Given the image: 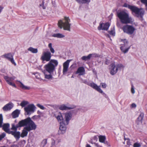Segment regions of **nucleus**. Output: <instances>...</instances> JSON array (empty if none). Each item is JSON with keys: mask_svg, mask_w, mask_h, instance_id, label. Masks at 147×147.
Segmentation results:
<instances>
[{"mask_svg": "<svg viewBox=\"0 0 147 147\" xmlns=\"http://www.w3.org/2000/svg\"><path fill=\"white\" fill-rule=\"evenodd\" d=\"M127 145L129 146H130L131 144L130 140L129 138H127Z\"/></svg>", "mask_w": 147, "mask_h": 147, "instance_id": "50", "label": "nucleus"}, {"mask_svg": "<svg viewBox=\"0 0 147 147\" xmlns=\"http://www.w3.org/2000/svg\"><path fill=\"white\" fill-rule=\"evenodd\" d=\"M117 16L122 24H126L132 22L131 17L129 16L128 13L124 11H118L117 12Z\"/></svg>", "mask_w": 147, "mask_h": 147, "instance_id": "1", "label": "nucleus"}, {"mask_svg": "<svg viewBox=\"0 0 147 147\" xmlns=\"http://www.w3.org/2000/svg\"><path fill=\"white\" fill-rule=\"evenodd\" d=\"M122 29L125 33L129 35L133 34L136 30L135 28L132 26L128 25L124 26Z\"/></svg>", "mask_w": 147, "mask_h": 147, "instance_id": "7", "label": "nucleus"}, {"mask_svg": "<svg viewBox=\"0 0 147 147\" xmlns=\"http://www.w3.org/2000/svg\"><path fill=\"white\" fill-rule=\"evenodd\" d=\"M36 107L33 104H30L28 105L26 107L24 108V110L27 113V115L31 114V113L34 112Z\"/></svg>", "mask_w": 147, "mask_h": 147, "instance_id": "12", "label": "nucleus"}, {"mask_svg": "<svg viewBox=\"0 0 147 147\" xmlns=\"http://www.w3.org/2000/svg\"><path fill=\"white\" fill-rule=\"evenodd\" d=\"M64 20V22H63L61 20H60L58 21L59 26L61 28L63 27L65 30L70 31L71 24L69 23L70 21V19L69 17H65Z\"/></svg>", "mask_w": 147, "mask_h": 147, "instance_id": "4", "label": "nucleus"}, {"mask_svg": "<svg viewBox=\"0 0 147 147\" xmlns=\"http://www.w3.org/2000/svg\"><path fill=\"white\" fill-rule=\"evenodd\" d=\"M103 143H104L105 144H107V145H108V143L107 141L105 142V141L104 142H103Z\"/></svg>", "mask_w": 147, "mask_h": 147, "instance_id": "58", "label": "nucleus"}, {"mask_svg": "<svg viewBox=\"0 0 147 147\" xmlns=\"http://www.w3.org/2000/svg\"><path fill=\"white\" fill-rule=\"evenodd\" d=\"M108 32L112 36H115V32L114 28V27L113 29L112 30H111L110 31H109Z\"/></svg>", "mask_w": 147, "mask_h": 147, "instance_id": "39", "label": "nucleus"}, {"mask_svg": "<svg viewBox=\"0 0 147 147\" xmlns=\"http://www.w3.org/2000/svg\"><path fill=\"white\" fill-rule=\"evenodd\" d=\"M110 74L113 75L115 74L119 69L124 67V66L121 64H118L115 65L114 63H112L110 65Z\"/></svg>", "mask_w": 147, "mask_h": 147, "instance_id": "6", "label": "nucleus"}, {"mask_svg": "<svg viewBox=\"0 0 147 147\" xmlns=\"http://www.w3.org/2000/svg\"><path fill=\"white\" fill-rule=\"evenodd\" d=\"M106 36L107 37L109 38L110 39H111L110 36L109 34H106Z\"/></svg>", "mask_w": 147, "mask_h": 147, "instance_id": "55", "label": "nucleus"}, {"mask_svg": "<svg viewBox=\"0 0 147 147\" xmlns=\"http://www.w3.org/2000/svg\"><path fill=\"white\" fill-rule=\"evenodd\" d=\"M109 60L108 59H106L105 62V63L106 65H108L109 64Z\"/></svg>", "mask_w": 147, "mask_h": 147, "instance_id": "52", "label": "nucleus"}, {"mask_svg": "<svg viewBox=\"0 0 147 147\" xmlns=\"http://www.w3.org/2000/svg\"><path fill=\"white\" fill-rule=\"evenodd\" d=\"M122 41H123L124 44L121 45L120 49L123 53H125L128 51L130 48V46H128V42L126 39L122 40Z\"/></svg>", "mask_w": 147, "mask_h": 147, "instance_id": "10", "label": "nucleus"}, {"mask_svg": "<svg viewBox=\"0 0 147 147\" xmlns=\"http://www.w3.org/2000/svg\"><path fill=\"white\" fill-rule=\"evenodd\" d=\"M48 47L49 48L51 53H55V51L54 49L52 47V43H50L49 44Z\"/></svg>", "mask_w": 147, "mask_h": 147, "instance_id": "40", "label": "nucleus"}, {"mask_svg": "<svg viewBox=\"0 0 147 147\" xmlns=\"http://www.w3.org/2000/svg\"><path fill=\"white\" fill-rule=\"evenodd\" d=\"M90 54L91 55V57H100V55L96 54V53H93L92 54Z\"/></svg>", "mask_w": 147, "mask_h": 147, "instance_id": "43", "label": "nucleus"}, {"mask_svg": "<svg viewBox=\"0 0 147 147\" xmlns=\"http://www.w3.org/2000/svg\"><path fill=\"white\" fill-rule=\"evenodd\" d=\"M72 117V115L71 113H69L65 114V117L66 121V125H68L69 120Z\"/></svg>", "mask_w": 147, "mask_h": 147, "instance_id": "23", "label": "nucleus"}, {"mask_svg": "<svg viewBox=\"0 0 147 147\" xmlns=\"http://www.w3.org/2000/svg\"><path fill=\"white\" fill-rule=\"evenodd\" d=\"M38 116H33L32 117V119H36L37 118Z\"/></svg>", "mask_w": 147, "mask_h": 147, "instance_id": "54", "label": "nucleus"}, {"mask_svg": "<svg viewBox=\"0 0 147 147\" xmlns=\"http://www.w3.org/2000/svg\"><path fill=\"white\" fill-rule=\"evenodd\" d=\"M141 144L139 143L136 142L134 144L133 147H140Z\"/></svg>", "mask_w": 147, "mask_h": 147, "instance_id": "45", "label": "nucleus"}, {"mask_svg": "<svg viewBox=\"0 0 147 147\" xmlns=\"http://www.w3.org/2000/svg\"><path fill=\"white\" fill-rule=\"evenodd\" d=\"M117 25L118 27H119L120 26V23L118 22H117Z\"/></svg>", "mask_w": 147, "mask_h": 147, "instance_id": "57", "label": "nucleus"}, {"mask_svg": "<svg viewBox=\"0 0 147 147\" xmlns=\"http://www.w3.org/2000/svg\"><path fill=\"white\" fill-rule=\"evenodd\" d=\"M36 106L41 109L44 110L45 109V107L43 105H42L39 104H37L36 105Z\"/></svg>", "mask_w": 147, "mask_h": 147, "instance_id": "44", "label": "nucleus"}, {"mask_svg": "<svg viewBox=\"0 0 147 147\" xmlns=\"http://www.w3.org/2000/svg\"><path fill=\"white\" fill-rule=\"evenodd\" d=\"M45 78V79L48 80H51L53 78V74L49 73L48 74L46 72H44Z\"/></svg>", "mask_w": 147, "mask_h": 147, "instance_id": "26", "label": "nucleus"}, {"mask_svg": "<svg viewBox=\"0 0 147 147\" xmlns=\"http://www.w3.org/2000/svg\"><path fill=\"white\" fill-rule=\"evenodd\" d=\"M16 81L18 82L20 84L19 86L20 88L23 90H29L30 89V88L29 86H25L21 81H20L17 80Z\"/></svg>", "mask_w": 147, "mask_h": 147, "instance_id": "27", "label": "nucleus"}, {"mask_svg": "<svg viewBox=\"0 0 147 147\" xmlns=\"http://www.w3.org/2000/svg\"><path fill=\"white\" fill-rule=\"evenodd\" d=\"M144 116V113H141L139 117L138 118V119L139 121H141L143 119Z\"/></svg>", "mask_w": 147, "mask_h": 147, "instance_id": "36", "label": "nucleus"}, {"mask_svg": "<svg viewBox=\"0 0 147 147\" xmlns=\"http://www.w3.org/2000/svg\"><path fill=\"white\" fill-rule=\"evenodd\" d=\"M102 87L103 88H105L107 87V85L105 83H102L101 84Z\"/></svg>", "mask_w": 147, "mask_h": 147, "instance_id": "49", "label": "nucleus"}, {"mask_svg": "<svg viewBox=\"0 0 147 147\" xmlns=\"http://www.w3.org/2000/svg\"><path fill=\"white\" fill-rule=\"evenodd\" d=\"M3 76L4 78L8 84L16 88V87L15 83L13 82V80L16 79L15 77L13 76L9 77L8 76H5L4 75Z\"/></svg>", "mask_w": 147, "mask_h": 147, "instance_id": "11", "label": "nucleus"}, {"mask_svg": "<svg viewBox=\"0 0 147 147\" xmlns=\"http://www.w3.org/2000/svg\"><path fill=\"white\" fill-rule=\"evenodd\" d=\"M2 58H4L8 59L10 61L11 63L15 66L16 65V63L15 62L13 59V55L11 53H8L3 55L1 56Z\"/></svg>", "mask_w": 147, "mask_h": 147, "instance_id": "13", "label": "nucleus"}, {"mask_svg": "<svg viewBox=\"0 0 147 147\" xmlns=\"http://www.w3.org/2000/svg\"><path fill=\"white\" fill-rule=\"evenodd\" d=\"M0 82L1 83H2V81L1 79H0Z\"/></svg>", "mask_w": 147, "mask_h": 147, "instance_id": "64", "label": "nucleus"}, {"mask_svg": "<svg viewBox=\"0 0 147 147\" xmlns=\"http://www.w3.org/2000/svg\"><path fill=\"white\" fill-rule=\"evenodd\" d=\"M9 134H11L17 140L19 139L20 136V133L19 131H11Z\"/></svg>", "mask_w": 147, "mask_h": 147, "instance_id": "18", "label": "nucleus"}, {"mask_svg": "<svg viewBox=\"0 0 147 147\" xmlns=\"http://www.w3.org/2000/svg\"><path fill=\"white\" fill-rule=\"evenodd\" d=\"M98 139L97 138L96 136H94L93 138V140L95 141H97Z\"/></svg>", "mask_w": 147, "mask_h": 147, "instance_id": "53", "label": "nucleus"}, {"mask_svg": "<svg viewBox=\"0 0 147 147\" xmlns=\"http://www.w3.org/2000/svg\"><path fill=\"white\" fill-rule=\"evenodd\" d=\"M58 63L57 60L51 59L47 64L45 66V70L49 73L53 74L55 68L57 66Z\"/></svg>", "mask_w": 147, "mask_h": 147, "instance_id": "3", "label": "nucleus"}, {"mask_svg": "<svg viewBox=\"0 0 147 147\" xmlns=\"http://www.w3.org/2000/svg\"><path fill=\"white\" fill-rule=\"evenodd\" d=\"M131 106L132 108H136V105L135 103H133L131 104Z\"/></svg>", "mask_w": 147, "mask_h": 147, "instance_id": "51", "label": "nucleus"}, {"mask_svg": "<svg viewBox=\"0 0 147 147\" xmlns=\"http://www.w3.org/2000/svg\"><path fill=\"white\" fill-rule=\"evenodd\" d=\"M132 13L135 16L137 17L142 18L144 13V10L142 8H139L138 7L134 6L131 11Z\"/></svg>", "mask_w": 147, "mask_h": 147, "instance_id": "5", "label": "nucleus"}, {"mask_svg": "<svg viewBox=\"0 0 147 147\" xmlns=\"http://www.w3.org/2000/svg\"><path fill=\"white\" fill-rule=\"evenodd\" d=\"M21 123H22L21 126H25V129L30 131L35 130L36 128V125L31 118L29 117L26 119L22 120Z\"/></svg>", "mask_w": 147, "mask_h": 147, "instance_id": "2", "label": "nucleus"}, {"mask_svg": "<svg viewBox=\"0 0 147 147\" xmlns=\"http://www.w3.org/2000/svg\"><path fill=\"white\" fill-rule=\"evenodd\" d=\"M124 140H127V138H124Z\"/></svg>", "mask_w": 147, "mask_h": 147, "instance_id": "63", "label": "nucleus"}, {"mask_svg": "<svg viewBox=\"0 0 147 147\" xmlns=\"http://www.w3.org/2000/svg\"><path fill=\"white\" fill-rule=\"evenodd\" d=\"M53 36L57 38H62L65 37V36L61 34L57 33L54 34Z\"/></svg>", "mask_w": 147, "mask_h": 147, "instance_id": "31", "label": "nucleus"}, {"mask_svg": "<svg viewBox=\"0 0 147 147\" xmlns=\"http://www.w3.org/2000/svg\"><path fill=\"white\" fill-rule=\"evenodd\" d=\"M106 140V137L104 136H100L99 137V140L100 142L103 143Z\"/></svg>", "mask_w": 147, "mask_h": 147, "instance_id": "34", "label": "nucleus"}, {"mask_svg": "<svg viewBox=\"0 0 147 147\" xmlns=\"http://www.w3.org/2000/svg\"><path fill=\"white\" fill-rule=\"evenodd\" d=\"M86 147H91L90 146L89 144H88L86 145Z\"/></svg>", "mask_w": 147, "mask_h": 147, "instance_id": "60", "label": "nucleus"}, {"mask_svg": "<svg viewBox=\"0 0 147 147\" xmlns=\"http://www.w3.org/2000/svg\"><path fill=\"white\" fill-rule=\"evenodd\" d=\"M76 74H79V75H83L85 74V69L83 67H79L76 72Z\"/></svg>", "mask_w": 147, "mask_h": 147, "instance_id": "21", "label": "nucleus"}, {"mask_svg": "<svg viewBox=\"0 0 147 147\" xmlns=\"http://www.w3.org/2000/svg\"><path fill=\"white\" fill-rule=\"evenodd\" d=\"M5 133H2L0 135V140H1L5 136Z\"/></svg>", "mask_w": 147, "mask_h": 147, "instance_id": "47", "label": "nucleus"}, {"mask_svg": "<svg viewBox=\"0 0 147 147\" xmlns=\"http://www.w3.org/2000/svg\"><path fill=\"white\" fill-rule=\"evenodd\" d=\"M141 2L145 5L146 10L147 11V0H140Z\"/></svg>", "mask_w": 147, "mask_h": 147, "instance_id": "41", "label": "nucleus"}, {"mask_svg": "<svg viewBox=\"0 0 147 147\" xmlns=\"http://www.w3.org/2000/svg\"><path fill=\"white\" fill-rule=\"evenodd\" d=\"M47 139L43 140L42 142L40 145V147H44L47 144Z\"/></svg>", "mask_w": 147, "mask_h": 147, "instance_id": "37", "label": "nucleus"}, {"mask_svg": "<svg viewBox=\"0 0 147 147\" xmlns=\"http://www.w3.org/2000/svg\"><path fill=\"white\" fill-rule=\"evenodd\" d=\"M91 55L89 54L87 56H84L82 57V59L84 61H86L90 59L91 57Z\"/></svg>", "mask_w": 147, "mask_h": 147, "instance_id": "33", "label": "nucleus"}, {"mask_svg": "<svg viewBox=\"0 0 147 147\" xmlns=\"http://www.w3.org/2000/svg\"><path fill=\"white\" fill-rule=\"evenodd\" d=\"M61 139L59 135L56 136L51 138L50 147H56L59 143L61 142Z\"/></svg>", "mask_w": 147, "mask_h": 147, "instance_id": "8", "label": "nucleus"}, {"mask_svg": "<svg viewBox=\"0 0 147 147\" xmlns=\"http://www.w3.org/2000/svg\"><path fill=\"white\" fill-rule=\"evenodd\" d=\"M11 147H18L17 145H13L11 146Z\"/></svg>", "mask_w": 147, "mask_h": 147, "instance_id": "56", "label": "nucleus"}, {"mask_svg": "<svg viewBox=\"0 0 147 147\" xmlns=\"http://www.w3.org/2000/svg\"><path fill=\"white\" fill-rule=\"evenodd\" d=\"M51 57V53L49 51L43 52L40 58L41 60L43 61H50Z\"/></svg>", "mask_w": 147, "mask_h": 147, "instance_id": "9", "label": "nucleus"}, {"mask_svg": "<svg viewBox=\"0 0 147 147\" xmlns=\"http://www.w3.org/2000/svg\"><path fill=\"white\" fill-rule=\"evenodd\" d=\"M13 107V104L11 102H9L5 105L3 108V109L4 111L10 110Z\"/></svg>", "mask_w": 147, "mask_h": 147, "instance_id": "22", "label": "nucleus"}, {"mask_svg": "<svg viewBox=\"0 0 147 147\" xmlns=\"http://www.w3.org/2000/svg\"><path fill=\"white\" fill-rule=\"evenodd\" d=\"M54 115L57 119L58 121L59 122H64L63 121V118L61 114L60 113H58L57 114H55Z\"/></svg>", "mask_w": 147, "mask_h": 147, "instance_id": "24", "label": "nucleus"}, {"mask_svg": "<svg viewBox=\"0 0 147 147\" xmlns=\"http://www.w3.org/2000/svg\"><path fill=\"white\" fill-rule=\"evenodd\" d=\"M22 122V120L20 121L15 126L14 125H12L11 128V129L12 130L16 131L17 128L19 127H21L23 126H21L22 125V123H21V122Z\"/></svg>", "mask_w": 147, "mask_h": 147, "instance_id": "25", "label": "nucleus"}, {"mask_svg": "<svg viewBox=\"0 0 147 147\" xmlns=\"http://www.w3.org/2000/svg\"><path fill=\"white\" fill-rule=\"evenodd\" d=\"M110 26V24L108 22H107L105 24L100 23L99 26L98 27V29L99 30H107Z\"/></svg>", "mask_w": 147, "mask_h": 147, "instance_id": "16", "label": "nucleus"}, {"mask_svg": "<svg viewBox=\"0 0 147 147\" xmlns=\"http://www.w3.org/2000/svg\"><path fill=\"white\" fill-rule=\"evenodd\" d=\"M29 102L28 101L24 100L20 104V105L22 107H25L29 104Z\"/></svg>", "mask_w": 147, "mask_h": 147, "instance_id": "35", "label": "nucleus"}, {"mask_svg": "<svg viewBox=\"0 0 147 147\" xmlns=\"http://www.w3.org/2000/svg\"><path fill=\"white\" fill-rule=\"evenodd\" d=\"M28 50L34 53H36L38 52L37 49L34 48L32 47H30L28 49Z\"/></svg>", "mask_w": 147, "mask_h": 147, "instance_id": "32", "label": "nucleus"}, {"mask_svg": "<svg viewBox=\"0 0 147 147\" xmlns=\"http://www.w3.org/2000/svg\"><path fill=\"white\" fill-rule=\"evenodd\" d=\"M87 82H87V81H86V80H85V81H84V83H85H85H87Z\"/></svg>", "mask_w": 147, "mask_h": 147, "instance_id": "62", "label": "nucleus"}, {"mask_svg": "<svg viewBox=\"0 0 147 147\" xmlns=\"http://www.w3.org/2000/svg\"><path fill=\"white\" fill-rule=\"evenodd\" d=\"M3 117L2 114H0V127H2L3 123Z\"/></svg>", "mask_w": 147, "mask_h": 147, "instance_id": "42", "label": "nucleus"}, {"mask_svg": "<svg viewBox=\"0 0 147 147\" xmlns=\"http://www.w3.org/2000/svg\"><path fill=\"white\" fill-rule=\"evenodd\" d=\"M9 123H5L2 125V127L3 129L6 132L9 134L11 131L9 128Z\"/></svg>", "mask_w": 147, "mask_h": 147, "instance_id": "20", "label": "nucleus"}, {"mask_svg": "<svg viewBox=\"0 0 147 147\" xmlns=\"http://www.w3.org/2000/svg\"><path fill=\"white\" fill-rule=\"evenodd\" d=\"M123 7H128L129 9H130L131 11L134 6L130 5L127 3H125L123 5Z\"/></svg>", "mask_w": 147, "mask_h": 147, "instance_id": "38", "label": "nucleus"}, {"mask_svg": "<svg viewBox=\"0 0 147 147\" xmlns=\"http://www.w3.org/2000/svg\"><path fill=\"white\" fill-rule=\"evenodd\" d=\"M29 131H28L27 129H25V127L22 131V132L20 134V136L22 138H24L27 135Z\"/></svg>", "mask_w": 147, "mask_h": 147, "instance_id": "28", "label": "nucleus"}, {"mask_svg": "<svg viewBox=\"0 0 147 147\" xmlns=\"http://www.w3.org/2000/svg\"><path fill=\"white\" fill-rule=\"evenodd\" d=\"M85 84L96 90L100 93L104 94L102 90L100 89V86H98L96 84L93 82L85 83Z\"/></svg>", "mask_w": 147, "mask_h": 147, "instance_id": "14", "label": "nucleus"}, {"mask_svg": "<svg viewBox=\"0 0 147 147\" xmlns=\"http://www.w3.org/2000/svg\"><path fill=\"white\" fill-rule=\"evenodd\" d=\"M66 123H65L64 122H60L59 126V129L58 131V133L59 134H63L65 132L66 129Z\"/></svg>", "mask_w": 147, "mask_h": 147, "instance_id": "15", "label": "nucleus"}, {"mask_svg": "<svg viewBox=\"0 0 147 147\" xmlns=\"http://www.w3.org/2000/svg\"><path fill=\"white\" fill-rule=\"evenodd\" d=\"M44 1L43 0L42 3L40 5V6L42 7L43 9H46V7L44 5Z\"/></svg>", "mask_w": 147, "mask_h": 147, "instance_id": "46", "label": "nucleus"}, {"mask_svg": "<svg viewBox=\"0 0 147 147\" xmlns=\"http://www.w3.org/2000/svg\"><path fill=\"white\" fill-rule=\"evenodd\" d=\"M76 1L80 4H88L90 2V0H76Z\"/></svg>", "mask_w": 147, "mask_h": 147, "instance_id": "30", "label": "nucleus"}, {"mask_svg": "<svg viewBox=\"0 0 147 147\" xmlns=\"http://www.w3.org/2000/svg\"><path fill=\"white\" fill-rule=\"evenodd\" d=\"M76 107L74 105L71 106V107H68L64 105H62L60 106L59 109L60 110H70L75 108Z\"/></svg>", "mask_w": 147, "mask_h": 147, "instance_id": "19", "label": "nucleus"}, {"mask_svg": "<svg viewBox=\"0 0 147 147\" xmlns=\"http://www.w3.org/2000/svg\"><path fill=\"white\" fill-rule=\"evenodd\" d=\"M20 113V111L18 109H16L12 113V116L13 118H15L18 117Z\"/></svg>", "mask_w": 147, "mask_h": 147, "instance_id": "29", "label": "nucleus"}, {"mask_svg": "<svg viewBox=\"0 0 147 147\" xmlns=\"http://www.w3.org/2000/svg\"><path fill=\"white\" fill-rule=\"evenodd\" d=\"M70 61V60H67L63 63V74H66L67 72L68 71V68Z\"/></svg>", "mask_w": 147, "mask_h": 147, "instance_id": "17", "label": "nucleus"}, {"mask_svg": "<svg viewBox=\"0 0 147 147\" xmlns=\"http://www.w3.org/2000/svg\"><path fill=\"white\" fill-rule=\"evenodd\" d=\"M36 78H37L38 79L40 80H42L41 78H39V77H38V76H36Z\"/></svg>", "mask_w": 147, "mask_h": 147, "instance_id": "59", "label": "nucleus"}, {"mask_svg": "<svg viewBox=\"0 0 147 147\" xmlns=\"http://www.w3.org/2000/svg\"><path fill=\"white\" fill-rule=\"evenodd\" d=\"M94 144H95V145L96 146H97V147H99V145L97 143H94Z\"/></svg>", "mask_w": 147, "mask_h": 147, "instance_id": "61", "label": "nucleus"}, {"mask_svg": "<svg viewBox=\"0 0 147 147\" xmlns=\"http://www.w3.org/2000/svg\"><path fill=\"white\" fill-rule=\"evenodd\" d=\"M131 92L132 93H133V94L135 92V91L134 90V87L133 85H131Z\"/></svg>", "mask_w": 147, "mask_h": 147, "instance_id": "48", "label": "nucleus"}]
</instances>
